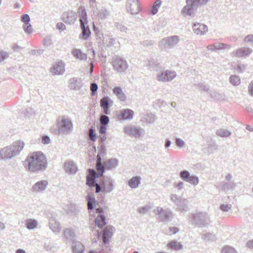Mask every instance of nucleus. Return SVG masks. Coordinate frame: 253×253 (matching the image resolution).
Wrapping results in <instances>:
<instances>
[{
	"mask_svg": "<svg viewBox=\"0 0 253 253\" xmlns=\"http://www.w3.org/2000/svg\"><path fill=\"white\" fill-rule=\"evenodd\" d=\"M193 31L197 35H203L208 31V27L204 24L197 23L194 24Z\"/></svg>",
	"mask_w": 253,
	"mask_h": 253,
	"instance_id": "9d476101",
	"label": "nucleus"
},
{
	"mask_svg": "<svg viewBox=\"0 0 253 253\" xmlns=\"http://www.w3.org/2000/svg\"><path fill=\"white\" fill-rule=\"evenodd\" d=\"M251 50L249 48H247V51H246L245 49H238L235 53L236 56H242L245 54H248L251 53Z\"/></svg>",
	"mask_w": 253,
	"mask_h": 253,
	"instance_id": "b1692460",
	"label": "nucleus"
},
{
	"mask_svg": "<svg viewBox=\"0 0 253 253\" xmlns=\"http://www.w3.org/2000/svg\"><path fill=\"white\" fill-rule=\"evenodd\" d=\"M89 138L93 141L96 140V134L94 132L92 128H90L89 130Z\"/></svg>",
	"mask_w": 253,
	"mask_h": 253,
	"instance_id": "c756f323",
	"label": "nucleus"
},
{
	"mask_svg": "<svg viewBox=\"0 0 253 253\" xmlns=\"http://www.w3.org/2000/svg\"><path fill=\"white\" fill-rule=\"evenodd\" d=\"M208 0H198V3L200 4H203L206 3Z\"/></svg>",
	"mask_w": 253,
	"mask_h": 253,
	"instance_id": "3c124183",
	"label": "nucleus"
},
{
	"mask_svg": "<svg viewBox=\"0 0 253 253\" xmlns=\"http://www.w3.org/2000/svg\"><path fill=\"white\" fill-rule=\"evenodd\" d=\"M134 116V112L128 109H126L121 111L118 116V118L122 120H131Z\"/></svg>",
	"mask_w": 253,
	"mask_h": 253,
	"instance_id": "39448f33",
	"label": "nucleus"
},
{
	"mask_svg": "<svg viewBox=\"0 0 253 253\" xmlns=\"http://www.w3.org/2000/svg\"><path fill=\"white\" fill-rule=\"evenodd\" d=\"M187 2H191V3H196L198 2V0H187Z\"/></svg>",
	"mask_w": 253,
	"mask_h": 253,
	"instance_id": "4d7b16f0",
	"label": "nucleus"
},
{
	"mask_svg": "<svg viewBox=\"0 0 253 253\" xmlns=\"http://www.w3.org/2000/svg\"><path fill=\"white\" fill-rule=\"evenodd\" d=\"M113 92L122 101L125 100L126 97L123 93L122 89L119 87H115L113 89Z\"/></svg>",
	"mask_w": 253,
	"mask_h": 253,
	"instance_id": "6ab92c4d",
	"label": "nucleus"
},
{
	"mask_svg": "<svg viewBox=\"0 0 253 253\" xmlns=\"http://www.w3.org/2000/svg\"><path fill=\"white\" fill-rule=\"evenodd\" d=\"M50 139L48 136H44L42 138V142L44 144H47L50 143Z\"/></svg>",
	"mask_w": 253,
	"mask_h": 253,
	"instance_id": "58836bf2",
	"label": "nucleus"
},
{
	"mask_svg": "<svg viewBox=\"0 0 253 253\" xmlns=\"http://www.w3.org/2000/svg\"><path fill=\"white\" fill-rule=\"evenodd\" d=\"M114 228L111 226H106L103 230V242L106 244L109 242V239L113 235Z\"/></svg>",
	"mask_w": 253,
	"mask_h": 253,
	"instance_id": "423d86ee",
	"label": "nucleus"
},
{
	"mask_svg": "<svg viewBox=\"0 0 253 253\" xmlns=\"http://www.w3.org/2000/svg\"><path fill=\"white\" fill-rule=\"evenodd\" d=\"M56 27L58 30L60 31H63L65 29V25L61 22L58 23L56 25Z\"/></svg>",
	"mask_w": 253,
	"mask_h": 253,
	"instance_id": "a19ab883",
	"label": "nucleus"
},
{
	"mask_svg": "<svg viewBox=\"0 0 253 253\" xmlns=\"http://www.w3.org/2000/svg\"><path fill=\"white\" fill-rule=\"evenodd\" d=\"M111 161L110 160H108L107 161L105 162L104 163V166H103L101 163V158L99 155H97L96 164V169L97 171L98 172L97 177H100L103 175L105 168L107 169H110L111 168Z\"/></svg>",
	"mask_w": 253,
	"mask_h": 253,
	"instance_id": "20e7f679",
	"label": "nucleus"
},
{
	"mask_svg": "<svg viewBox=\"0 0 253 253\" xmlns=\"http://www.w3.org/2000/svg\"><path fill=\"white\" fill-rule=\"evenodd\" d=\"M95 200L94 198H90L89 200L87 202V208L89 210L93 209L92 203H94Z\"/></svg>",
	"mask_w": 253,
	"mask_h": 253,
	"instance_id": "4c0bfd02",
	"label": "nucleus"
},
{
	"mask_svg": "<svg viewBox=\"0 0 253 253\" xmlns=\"http://www.w3.org/2000/svg\"><path fill=\"white\" fill-rule=\"evenodd\" d=\"M62 126L67 128H71L72 126V123L69 120H63L61 122Z\"/></svg>",
	"mask_w": 253,
	"mask_h": 253,
	"instance_id": "cd10ccee",
	"label": "nucleus"
},
{
	"mask_svg": "<svg viewBox=\"0 0 253 253\" xmlns=\"http://www.w3.org/2000/svg\"><path fill=\"white\" fill-rule=\"evenodd\" d=\"M54 74H61L65 71L64 66L62 63L61 64H57L51 70Z\"/></svg>",
	"mask_w": 253,
	"mask_h": 253,
	"instance_id": "a211bd4d",
	"label": "nucleus"
},
{
	"mask_svg": "<svg viewBox=\"0 0 253 253\" xmlns=\"http://www.w3.org/2000/svg\"><path fill=\"white\" fill-rule=\"evenodd\" d=\"M26 162L28 163L27 169L33 171L45 168L47 164L46 158L41 152L31 153L27 158Z\"/></svg>",
	"mask_w": 253,
	"mask_h": 253,
	"instance_id": "f257e3e1",
	"label": "nucleus"
},
{
	"mask_svg": "<svg viewBox=\"0 0 253 253\" xmlns=\"http://www.w3.org/2000/svg\"><path fill=\"white\" fill-rule=\"evenodd\" d=\"M252 38H253L252 36H249L246 38L245 40L247 41H250V39H252Z\"/></svg>",
	"mask_w": 253,
	"mask_h": 253,
	"instance_id": "13d9d810",
	"label": "nucleus"
},
{
	"mask_svg": "<svg viewBox=\"0 0 253 253\" xmlns=\"http://www.w3.org/2000/svg\"><path fill=\"white\" fill-rule=\"evenodd\" d=\"M140 179L138 176L133 177L128 181V184L132 188H136L140 183Z\"/></svg>",
	"mask_w": 253,
	"mask_h": 253,
	"instance_id": "f3484780",
	"label": "nucleus"
},
{
	"mask_svg": "<svg viewBox=\"0 0 253 253\" xmlns=\"http://www.w3.org/2000/svg\"><path fill=\"white\" fill-rule=\"evenodd\" d=\"M81 23V27L82 30L83 38L86 40L89 38L90 35V32L88 26L85 27L87 24V15L86 13H83L81 18L80 19Z\"/></svg>",
	"mask_w": 253,
	"mask_h": 253,
	"instance_id": "7ed1b4c3",
	"label": "nucleus"
},
{
	"mask_svg": "<svg viewBox=\"0 0 253 253\" xmlns=\"http://www.w3.org/2000/svg\"><path fill=\"white\" fill-rule=\"evenodd\" d=\"M88 172L86 176V184L89 187H93L94 186L95 179L97 174L94 169H89Z\"/></svg>",
	"mask_w": 253,
	"mask_h": 253,
	"instance_id": "1a4fd4ad",
	"label": "nucleus"
},
{
	"mask_svg": "<svg viewBox=\"0 0 253 253\" xmlns=\"http://www.w3.org/2000/svg\"><path fill=\"white\" fill-rule=\"evenodd\" d=\"M211 46H213L214 48L216 49H223V48H225L226 45L222 43H217L213 45H211Z\"/></svg>",
	"mask_w": 253,
	"mask_h": 253,
	"instance_id": "f704fd0d",
	"label": "nucleus"
},
{
	"mask_svg": "<svg viewBox=\"0 0 253 253\" xmlns=\"http://www.w3.org/2000/svg\"><path fill=\"white\" fill-rule=\"evenodd\" d=\"M24 147L23 142L19 140L14 142L11 146L4 148L2 151L5 154L6 158H10L19 154Z\"/></svg>",
	"mask_w": 253,
	"mask_h": 253,
	"instance_id": "f03ea898",
	"label": "nucleus"
},
{
	"mask_svg": "<svg viewBox=\"0 0 253 253\" xmlns=\"http://www.w3.org/2000/svg\"><path fill=\"white\" fill-rule=\"evenodd\" d=\"M21 20L24 24L29 23L30 17L28 14H24L21 17Z\"/></svg>",
	"mask_w": 253,
	"mask_h": 253,
	"instance_id": "c9c22d12",
	"label": "nucleus"
},
{
	"mask_svg": "<svg viewBox=\"0 0 253 253\" xmlns=\"http://www.w3.org/2000/svg\"><path fill=\"white\" fill-rule=\"evenodd\" d=\"M50 228L54 231H58L59 228V224L56 222L50 224Z\"/></svg>",
	"mask_w": 253,
	"mask_h": 253,
	"instance_id": "e433bc0d",
	"label": "nucleus"
},
{
	"mask_svg": "<svg viewBox=\"0 0 253 253\" xmlns=\"http://www.w3.org/2000/svg\"><path fill=\"white\" fill-rule=\"evenodd\" d=\"M4 227H5V225H4V223L0 222V230L3 229L4 228Z\"/></svg>",
	"mask_w": 253,
	"mask_h": 253,
	"instance_id": "5fc2aeb1",
	"label": "nucleus"
},
{
	"mask_svg": "<svg viewBox=\"0 0 253 253\" xmlns=\"http://www.w3.org/2000/svg\"><path fill=\"white\" fill-rule=\"evenodd\" d=\"M16 253H26V252L22 249H18L16 251Z\"/></svg>",
	"mask_w": 253,
	"mask_h": 253,
	"instance_id": "6e6d98bb",
	"label": "nucleus"
},
{
	"mask_svg": "<svg viewBox=\"0 0 253 253\" xmlns=\"http://www.w3.org/2000/svg\"><path fill=\"white\" fill-rule=\"evenodd\" d=\"M180 175L181 177L185 181L190 176L189 173L186 170L181 171L180 172Z\"/></svg>",
	"mask_w": 253,
	"mask_h": 253,
	"instance_id": "473e14b6",
	"label": "nucleus"
},
{
	"mask_svg": "<svg viewBox=\"0 0 253 253\" xmlns=\"http://www.w3.org/2000/svg\"><path fill=\"white\" fill-rule=\"evenodd\" d=\"M8 55L6 53L0 51V62L6 59Z\"/></svg>",
	"mask_w": 253,
	"mask_h": 253,
	"instance_id": "79ce46f5",
	"label": "nucleus"
},
{
	"mask_svg": "<svg viewBox=\"0 0 253 253\" xmlns=\"http://www.w3.org/2000/svg\"><path fill=\"white\" fill-rule=\"evenodd\" d=\"M170 231L171 232L172 234H175L178 231V229L177 227H172L170 228Z\"/></svg>",
	"mask_w": 253,
	"mask_h": 253,
	"instance_id": "49530a36",
	"label": "nucleus"
},
{
	"mask_svg": "<svg viewBox=\"0 0 253 253\" xmlns=\"http://www.w3.org/2000/svg\"><path fill=\"white\" fill-rule=\"evenodd\" d=\"M101 139L102 141H104L106 139V137L104 136L101 138Z\"/></svg>",
	"mask_w": 253,
	"mask_h": 253,
	"instance_id": "680f3d73",
	"label": "nucleus"
},
{
	"mask_svg": "<svg viewBox=\"0 0 253 253\" xmlns=\"http://www.w3.org/2000/svg\"><path fill=\"white\" fill-rule=\"evenodd\" d=\"M23 28L25 31L28 33H31L32 31V28L29 23L24 24Z\"/></svg>",
	"mask_w": 253,
	"mask_h": 253,
	"instance_id": "2f4dec72",
	"label": "nucleus"
},
{
	"mask_svg": "<svg viewBox=\"0 0 253 253\" xmlns=\"http://www.w3.org/2000/svg\"><path fill=\"white\" fill-rule=\"evenodd\" d=\"M98 88L97 85L95 83H92L90 85V90L92 92V94L94 93Z\"/></svg>",
	"mask_w": 253,
	"mask_h": 253,
	"instance_id": "ea45409f",
	"label": "nucleus"
},
{
	"mask_svg": "<svg viewBox=\"0 0 253 253\" xmlns=\"http://www.w3.org/2000/svg\"><path fill=\"white\" fill-rule=\"evenodd\" d=\"M165 44L168 46H172L177 43L178 38L177 36H172L163 39Z\"/></svg>",
	"mask_w": 253,
	"mask_h": 253,
	"instance_id": "4468645a",
	"label": "nucleus"
},
{
	"mask_svg": "<svg viewBox=\"0 0 253 253\" xmlns=\"http://www.w3.org/2000/svg\"><path fill=\"white\" fill-rule=\"evenodd\" d=\"M93 64L91 63V67H90V73H92V71H93Z\"/></svg>",
	"mask_w": 253,
	"mask_h": 253,
	"instance_id": "052dcab7",
	"label": "nucleus"
},
{
	"mask_svg": "<svg viewBox=\"0 0 253 253\" xmlns=\"http://www.w3.org/2000/svg\"><path fill=\"white\" fill-rule=\"evenodd\" d=\"M75 18L73 17L72 15H67L66 17L64 18V20L65 22L67 23H71L73 22Z\"/></svg>",
	"mask_w": 253,
	"mask_h": 253,
	"instance_id": "72a5a7b5",
	"label": "nucleus"
},
{
	"mask_svg": "<svg viewBox=\"0 0 253 253\" xmlns=\"http://www.w3.org/2000/svg\"><path fill=\"white\" fill-rule=\"evenodd\" d=\"M109 99L108 97H103L100 100V106L103 109L105 114H109Z\"/></svg>",
	"mask_w": 253,
	"mask_h": 253,
	"instance_id": "dca6fc26",
	"label": "nucleus"
},
{
	"mask_svg": "<svg viewBox=\"0 0 253 253\" xmlns=\"http://www.w3.org/2000/svg\"><path fill=\"white\" fill-rule=\"evenodd\" d=\"M106 125H102L100 126L99 129V133L101 134H105L106 131Z\"/></svg>",
	"mask_w": 253,
	"mask_h": 253,
	"instance_id": "37998d69",
	"label": "nucleus"
},
{
	"mask_svg": "<svg viewBox=\"0 0 253 253\" xmlns=\"http://www.w3.org/2000/svg\"><path fill=\"white\" fill-rule=\"evenodd\" d=\"M193 13L192 5L185 6L183 10L182 13L184 15H191Z\"/></svg>",
	"mask_w": 253,
	"mask_h": 253,
	"instance_id": "4be33fe9",
	"label": "nucleus"
},
{
	"mask_svg": "<svg viewBox=\"0 0 253 253\" xmlns=\"http://www.w3.org/2000/svg\"><path fill=\"white\" fill-rule=\"evenodd\" d=\"M168 246L172 249L178 250L182 248V246L180 242L176 241H171L168 244Z\"/></svg>",
	"mask_w": 253,
	"mask_h": 253,
	"instance_id": "412c9836",
	"label": "nucleus"
},
{
	"mask_svg": "<svg viewBox=\"0 0 253 253\" xmlns=\"http://www.w3.org/2000/svg\"><path fill=\"white\" fill-rule=\"evenodd\" d=\"M249 89L250 94L253 96V81L250 84Z\"/></svg>",
	"mask_w": 253,
	"mask_h": 253,
	"instance_id": "c03bdc74",
	"label": "nucleus"
},
{
	"mask_svg": "<svg viewBox=\"0 0 253 253\" xmlns=\"http://www.w3.org/2000/svg\"><path fill=\"white\" fill-rule=\"evenodd\" d=\"M84 249V246L81 243H76L73 247V251L75 253H82Z\"/></svg>",
	"mask_w": 253,
	"mask_h": 253,
	"instance_id": "aec40b11",
	"label": "nucleus"
},
{
	"mask_svg": "<svg viewBox=\"0 0 253 253\" xmlns=\"http://www.w3.org/2000/svg\"><path fill=\"white\" fill-rule=\"evenodd\" d=\"M72 53L75 57L80 60H84L87 59V55L84 53L80 49H74Z\"/></svg>",
	"mask_w": 253,
	"mask_h": 253,
	"instance_id": "2eb2a0df",
	"label": "nucleus"
},
{
	"mask_svg": "<svg viewBox=\"0 0 253 253\" xmlns=\"http://www.w3.org/2000/svg\"><path fill=\"white\" fill-rule=\"evenodd\" d=\"M47 185V181L42 180L36 183L33 186L32 189L34 192H39L44 190Z\"/></svg>",
	"mask_w": 253,
	"mask_h": 253,
	"instance_id": "9b49d317",
	"label": "nucleus"
},
{
	"mask_svg": "<svg viewBox=\"0 0 253 253\" xmlns=\"http://www.w3.org/2000/svg\"><path fill=\"white\" fill-rule=\"evenodd\" d=\"M95 185L96 187V192L98 193L100 191V187L98 184H96Z\"/></svg>",
	"mask_w": 253,
	"mask_h": 253,
	"instance_id": "603ef678",
	"label": "nucleus"
},
{
	"mask_svg": "<svg viewBox=\"0 0 253 253\" xmlns=\"http://www.w3.org/2000/svg\"><path fill=\"white\" fill-rule=\"evenodd\" d=\"M96 212L100 214H103L104 210L102 208H98L96 210Z\"/></svg>",
	"mask_w": 253,
	"mask_h": 253,
	"instance_id": "de8ad7c7",
	"label": "nucleus"
},
{
	"mask_svg": "<svg viewBox=\"0 0 253 253\" xmlns=\"http://www.w3.org/2000/svg\"><path fill=\"white\" fill-rule=\"evenodd\" d=\"M95 223L98 227L102 228L107 224L105 215L104 214H100L97 216L95 220Z\"/></svg>",
	"mask_w": 253,
	"mask_h": 253,
	"instance_id": "f8f14e48",
	"label": "nucleus"
},
{
	"mask_svg": "<svg viewBox=\"0 0 253 253\" xmlns=\"http://www.w3.org/2000/svg\"><path fill=\"white\" fill-rule=\"evenodd\" d=\"M230 209L228 205H223L221 206V209L223 211H227Z\"/></svg>",
	"mask_w": 253,
	"mask_h": 253,
	"instance_id": "a18cd8bd",
	"label": "nucleus"
},
{
	"mask_svg": "<svg viewBox=\"0 0 253 253\" xmlns=\"http://www.w3.org/2000/svg\"><path fill=\"white\" fill-rule=\"evenodd\" d=\"M217 133L221 137H227L230 135V132L225 129H220L218 131Z\"/></svg>",
	"mask_w": 253,
	"mask_h": 253,
	"instance_id": "bb28decb",
	"label": "nucleus"
},
{
	"mask_svg": "<svg viewBox=\"0 0 253 253\" xmlns=\"http://www.w3.org/2000/svg\"><path fill=\"white\" fill-rule=\"evenodd\" d=\"M113 66L115 70L121 72L125 70L127 67V64L126 61L117 59L114 61Z\"/></svg>",
	"mask_w": 253,
	"mask_h": 253,
	"instance_id": "6e6552de",
	"label": "nucleus"
},
{
	"mask_svg": "<svg viewBox=\"0 0 253 253\" xmlns=\"http://www.w3.org/2000/svg\"><path fill=\"white\" fill-rule=\"evenodd\" d=\"M140 10V6L137 0H133L130 3L129 11L132 14H137Z\"/></svg>",
	"mask_w": 253,
	"mask_h": 253,
	"instance_id": "ddd939ff",
	"label": "nucleus"
},
{
	"mask_svg": "<svg viewBox=\"0 0 253 253\" xmlns=\"http://www.w3.org/2000/svg\"><path fill=\"white\" fill-rule=\"evenodd\" d=\"M133 253H138V252H137V251H135V252H134Z\"/></svg>",
	"mask_w": 253,
	"mask_h": 253,
	"instance_id": "0e129e2a",
	"label": "nucleus"
},
{
	"mask_svg": "<svg viewBox=\"0 0 253 253\" xmlns=\"http://www.w3.org/2000/svg\"><path fill=\"white\" fill-rule=\"evenodd\" d=\"M170 144V141L167 142L166 143V147H168L169 146Z\"/></svg>",
	"mask_w": 253,
	"mask_h": 253,
	"instance_id": "bf43d9fd",
	"label": "nucleus"
},
{
	"mask_svg": "<svg viewBox=\"0 0 253 253\" xmlns=\"http://www.w3.org/2000/svg\"><path fill=\"white\" fill-rule=\"evenodd\" d=\"M175 76L174 72L166 71L159 76L158 80L161 81H169L172 80Z\"/></svg>",
	"mask_w": 253,
	"mask_h": 253,
	"instance_id": "0eeeda50",
	"label": "nucleus"
},
{
	"mask_svg": "<svg viewBox=\"0 0 253 253\" xmlns=\"http://www.w3.org/2000/svg\"><path fill=\"white\" fill-rule=\"evenodd\" d=\"M230 82L233 85H237L240 83V79L238 77L233 76L230 78Z\"/></svg>",
	"mask_w": 253,
	"mask_h": 253,
	"instance_id": "7c9ffc66",
	"label": "nucleus"
},
{
	"mask_svg": "<svg viewBox=\"0 0 253 253\" xmlns=\"http://www.w3.org/2000/svg\"><path fill=\"white\" fill-rule=\"evenodd\" d=\"M176 144L179 146H182L184 144V142L181 139H177L176 141Z\"/></svg>",
	"mask_w": 253,
	"mask_h": 253,
	"instance_id": "09e8293b",
	"label": "nucleus"
},
{
	"mask_svg": "<svg viewBox=\"0 0 253 253\" xmlns=\"http://www.w3.org/2000/svg\"><path fill=\"white\" fill-rule=\"evenodd\" d=\"M161 1L160 0H157L154 3V5L152 7V12L153 14H156L158 10V8L160 7V6L161 5Z\"/></svg>",
	"mask_w": 253,
	"mask_h": 253,
	"instance_id": "393cba45",
	"label": "nucleus"
},
{
	"mask_svg": "<svg viewBox=\"0 0 253 253\" xmlns=\"http://www.w3.org/2000/svg\"><path fill=\"white\" fill-rule=\"evenodd\" d=\"M248 246L250 248H253V240L250 241L248 243Z\"/></svg>",
	"mask_w": 253,
	"mask_h": 253,
	"instance_id": "8fccbe9b",
	"label": "nucleus"
},
{
	"mask_svg": "<svg viewBox=\"0 0 253 253\" xmlns=\"http://www.w3.org/2000/svg\"><path fill=\"white\" fill-rule=\"evenodd\" d=\"M246 129L250 131H253V128L252 126H249V125H247L246 126Z\"/></svg>",
	"mask_w": 253,
	"mask_h": 253,
	"instance_id": "864d4df0",
	"label": "nucleus"
},
{
	"mask_svg": "<svg viewBox=\"0 0 253 253\" xmlns=\"http://www.w3.org/2000/svg\"><path fill=\"white\" fill-rule=\"evenodd\" d=\"M89 253H95L94 251H91Z\"/></svg>",
	"mask_w": 253,
	"mask_h": 253,
	"instance_id": "e2e57ef3",
	"label": "nucleus"
},
{
	"mask_svg": "<svg viewBox=\"0 0 253 253\" xmlns=\"http://www.w3.org/2000/svg\"><path fill=\"white\" fill-rule=\"evenodd\" d=\"M27 228L29 229H33L36 227L37 222L35 220L29 219L27 220Z\"/></svg>",
	"mask_w": 253,
	"mask_h": 253,
	"instance_id": "5701e85b",
	"label": "nucleus"
},
{
	"mask_svg": "<svg viewBox=\"0 0 253 253\" xmlns=\"http://www.w3.org/2000/svg\"><path fill=\"white\" fill-rule=\"evenodd\" d=\"M109 123V118L105 115H102L100 117V123L103 125H107Z\"/></svg>",
	"mask_w": 253,
	"mask_h": 253,
	"instance_id": "c85d7f7f",
	"label": "nucleus"
},
{
	"mask_svg": "<svg viewBox=\"0 0 253 253\" xmlns=\"http://www.w3.org/2000/svg\"><path fill=\"white\" fill-rule=\"evenodd\" d=\"M186 181L187 182H188L189 183H190L192 184H194V185L197 184L199 182L198 178L194 176H189L188 177V178L186 180Z\"/></svg>",
	"mask_w": 253,
	"mask_h": 253,
	"instance_id": "a878e982",
	"label": "nucleus"
}]
</instances>
